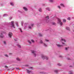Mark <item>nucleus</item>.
<instances>
[{"mask_svg": "<svg viewBox=\"0 0 74 74\" xmlns=\"http://www.w3.org/2000/svg\"><path fill=\"white\" fill-rule=\"evenodd\" d=\"M61 41L62 42V44L64 45H66V44L64 43L66 42V40H64V39L61 38Z\"/></svg>", "mask_w": 74, "mask_h": 74, "instance_id": "f257e3e1", "label": "nucleus"}, {"mask_svg": "<svg viewBox=\"0 0 74 74\" xmlns=\"http://www.w3.org/2000/svg\"><path fill=\"white\" fill-rule=\"evenodd\" d=\"M11 25L12 26V27H14V28H15V25H14V21H11Z\"/></svg>", "mask_w": 74, "mask_h": 74, "instance_id": "f03ea898", "label": "nucleus"}, {"mask_svg": "<svg viewBox=\"0 0 74 74\" xmlns=\"http://www.w3.org/2000/svg\"><path fill=\"white\" fill-rule=\"evenodd\" d=\"M42 58L43 59H45L46 60H48V58L47 57H45L44 56H42Z\"/></svg>", "mask_w": 74, "mask_h": 74, "instance_id": "7ed1b4c3", "label": "nucleus"}, {"mask_svg": "<svg viewBox=\"0 0 74 74\" xmlns=\"http://www.w3.org/2000/svg\"><path fill=\"white\" fill-rule=\"evenodd\" d=\"M12 33L11 32H9L8 34V36L10 38H11L12 37Z\"/></svg>", "mask_w": 74, "mask_h": 74, "instance_id": "20e7f679", "label": "nucleus"}, {"mask_svg": "<svg viewBox=\"0 0 74 74\" xmlns=\"http://www.w3.org/2000/svg\"><path fill=\"white\" fill-rule=\"evenodd\" d=\"M3 33H4V32H1L0 35V37L1 38H3L4 37V36L3 35Z\"/></svg>", "mask_w": 74, "mask_h": 74, "instance_id": "39448f33", "label": "nucleus"}, {"mask_svg": "<svg viewBox=\"0 0 74 74\" xmlns=\"http://www.w3.org/2000/svg\"><path fill=\"white\" fill-rule=\"evenodd\" d=\"M58 21H59V23L60 24V25L61 26H62V25L63 23H62V22H61V20H60V19H58Z\"/></svg>", "mask_w": 74, "mask_h": 74, "instance_id": "423d86ee", "label": "nucleus"}, {"mask_svg": "<svg viewBox=\"0 0 74 74\" xmlns=\"http://www.w3.org/2000/svg\"><path fill=\"white\" fill-rule=\"evenodd\" d=\"M32 53H33L34 55V56H36V52L35 51H32Z\"/></svg>", "mask_w": 74, "mask_h": 74, "instance_id": "0eeeda50", "label": "nucleus"}, {"mask_svg": "<svg viewBox=\"0 0 74 74\" xmlns=\"http://www.w3.org/2000/svg\"><path fill=\"white\" fill-rule=\"evenodd\" d=\"M66 30H70V28H69V27H66Z\"/></svg>", "mask_w": 74, "mask_h": 74, "instance_id": "6e6552de", "label": "nucleus"}, {"mask_svg": "<svg viewBox=\"0 0 74 74\" xmlns=\"http://www.w3.org/2000/svg\"><path fill=\"white\" fill-rule=\"evenodd\" d=\"M57 45L58 47H63V45Z\"/></svg>", "mask_w": 74, "mask_h": 74, "instance_id": "1a4fd4ad", "label": "nucleus"}, {"mask_svg": "<svg viewBox=\"0 0 74 74\" xmlns=\"http://www.w3.org/2000/svg\"><path fill=\"white\" fill-rule=\"evenodd\" d=\"M69 74H73V72L72 71H70L69 73Z\"/></svg>", "mask_w": 74, "mask_h": 74, "instance_id": "9d476101", "label": "nucleus"}, {"mask_svg": "<svg viewBox=\"0 0 74 74\" xmlns=\"http://www.w3.org/2000/svg\"><path fill=\"white\" fill-rule=\"evenodd\" d=\"M23 9L24 10H25V11H27V8H26L25 7H24L23 8Z\"/></svg>", "mask_w": 74, "mask_h": 74, "instance_id": "9b49d317", "label": "nucleus"}, {"mask_svg": "<svg viewBox=\"0 0 74 74\" xmlns=\"http://www.w3.org/2000/svg\"><path fill=\"white\" fill-rule=\"evenodd\" d=\"M63 22L64 23V22H66V20L65 19H63Z\"/></svg>", "mask_w": 74, "mask_h": 74, "instance_id": "f8f14e48", "label": "nucleus"}, {"mask_svg": "<svg viewBox=\"0 0 74 74\" xmlns=\"http://www.w3.org/2000/svg\"><path fill=\"white\" fill-rule=\"evenodd\" d=\"M46 19H49V16H48L46 17Z\"/></svg>", "mask_w": 74, "mask_h": 74, "instance_id": "ddd939ff", "label": "nucleus"}, {"mask_svg": "<svg viewBox=\"0 0 74 74\" xmlns=\"http://www.w3.org/2000/svg\"><path fill=\"white\" fill-rule=\"evenodd\" d=\"M27 73H31V71H29V70H27Z\"/></svg>", "mask_w": 74, "mask_h": 74, "instance_id": "4468645a", "label": "nucleus"}, {"mask_svg": "<svg viewBox=\"0 0 74 74\" xmlns=\"http://www.w3.org/2000/svg\"><path fill=\"white\" fill-rule=\"evenodd\" d=\"M16 60H18V61H20V60H21V59H19L18 58H16Z\"/></svg>", "mask_w": 74, "mask_h": 74, "instance_id": "2eb2a0df", "label": "nucleus"}, {"mask_svg": "<svg viewBox=\"0 0 74 74\" xmlns=\"http://www.w3.org/2000/svg\"><path fill=\"white\" fill-rule=\"evenodd\" d=\"M60 5H61V6H62V7H64V5L63 4H60Z\"/></svg>", "mask_w": 74, "mask_h": 74, "instance_id": "dca6fc26", "label": "nucleus"}, {"mask_svg": "<svg viewBox=\"0 0 74 74\" xmlns=\"http://www.w3.org/2000/svg\"><path fill=\"white\" fill-rule=\"evenodd\" d=\"M39 11L40 12H41L42 11V10H41V8H40L39 9Z\"/></svg>", "mask_w": 74, "mask_h": 74, "instance_id": "f3484780", "label": "nucleus"}, {"mask_svg": "<svg viewBox=\"0 0 74 74\" xmlns=\"http://www.w3.org/2000/svg\"><path fill=\"white\" fill-rule=\"evenodd\" d=\"M28 42L29 44H32V42H30V41L29 40H28Z\"/></svg>", "mask_w": 74, "mask_h": 74, "instance_id": "a211bd4d", "label": "nucleus"}, {"mask_svg": "<svg viewBox=\"0 0 74 74\" xmlns=\"http://www.w3.org/2000/svg\"><path fill=\"white\" fill-rule=\"evenodd\" d=\"M39 35L40 37H42V34H39Z\"/></svg>", "mask_w": 74, "mask_h": 74, "instance_id": "6ab92c4d", "label": "nucleus"}, {"mask_svg": "<svg viewBox=\"0 0 74 74\" xmlns=\"http://www.w3.org/2000/svg\"><path fill=\"white\" fill-rule=\"evenodd\" d=\"M16 24L17 27H18V23H16Z\"/></svg>", "mask_w": 74, "mask_h": 74, "instance_id": "aec40b11", "label": "nucleus"}, {"mask_svg": "<svg viewBox=\"0 0 74 74\" xmlns=\"http://www.w3.org/2000/svg\"><path fill=\"white\" fill-rule=\"evenodd\" d=\"M58 66H62V64L59 63L58 64Z\"/></svg>", "mask_w": 74, "mask_h": 74, "instance_id": "412c9836", "label": "nucleus"}, {"mask_svg": "<svg viewBox=\"0 0 74 74\" xmlns=\"http://www.w3.org/2000/svg\"><path fill=\"white\" fill-rule=\"evenodd\" d=\"M10 4L11 5H12V6H13L14 5V4L12 3H10Z\"/></svg>", "mask_w": 74, "mask_h": 74, "instance_id": "4be33fe9", "label": "nucleus"}, {"mask_svg": "<svg viewBox=\"0 0 74 74\" xmlns=\"http://www.w3.org/2000/svg\"><path fill=\"white\" fill-rule=\"evenodd\" d=\"M67 20H69V21H70V17H69L68 18H67Z\"/></svg>", "mask_w": 74, "mask_h": 74, "instance_id": "5701e85b", "label": "nucleus"}, {"mask_svg": "<svg viewBox=\"0 0 74 74\" xmlns=\"http://www.w3.org/2000/svg\"><path fill=\"white\" fill-rule=\"evenodd\" d=\"M31 41L32 42H34V41L33 40H31Z\"/></svg>", "mask_w": 74, "mask_h": 74, "instance_id": "b1692460", "label": "nucleus"}, {"mask_svg": "<svg viewBox=\"0 0 74 74\" xmlns=\"http://www.w3.org/2000/svg\"><path fill=\"white\" fill-rule=\"evenodd\" d=\"M19 29L20 30L21 32H22V29H21V28H19Z\"/></svg>", "mask_w": 74, "mask_h": 74, "instance_id": "393cba45", "label": "nucleus"}, {"mask_svg": "<svg viewBox=\"0 0 74 74\" xmlns=\"http://www.w3.org/2000/svg\"><path fill=\"white\" fill-rule=\"evenodd\" d=\"M50 2H53V0H49Z\"/></svg>", "mask_w": 74, "mask_h": 74, "instance_id": "a878e982", "label": "nucleus"}, {"mask_svg": "<svg viewBox=\"0 0 74 74\" xmlns=\"http://www.w3.org/2000/svg\"><path fill=\"white\" fill-rule=\"evenodd\" d=\"M3 43L4 44H6V42L5 41H3Z\"/></svg>", "mask_w": 74, "mask_h": 74, "instance_id": "bb28decb", "label": "nucleus"}, {"mask_svg": "<svg viewBox=\"0 0 74 74\" xmlns=\"http://www.w3.org/2000/svg\"><path fill=\"white\" fill-rule=\"evenodd\" d=\"M7 15V14H5L3 15V16H6Z\"/></svg>", "mask_w": 74, "mask_h": 74, "instance_id": "cd10ccee", "label": "nucleus"}, {"mask_svg": "<svg viewBox=\"0 0 74 74\" xmlns=\"http://www.w3.org/2000/svg\"><path fill=\"white\" fill-rule=\"evenodd\" d=\"M17 47H18L19 48H21V46H20L19 45H17Z\"/></svg>", "mask_w": 74, "mask_h": 74, "instance_id": "c85d7f7f", "label": "nucleus"}, {"mask_svg": "<svg viewBox=\"0 0 74 74\" xmlns=\"http://www.w3.org/2000/svg\"><path fill=\"white\" fill-rule=\"evenodd\" d=\"M44 46L45 47H47V45L45 44H44Z\"/></svg>", "mask_w": 74, "mask_h": 74, "instance_id": "c756f323", "label": "nucleus"}, {"mask_svg": "<svg viewBox=\"0 0 74 74\" xmlns=\"http://www.w3.org/2000/svg\"><path fill=\"white\" fill-rule=\"evenodd\" d=\"M55 73H58V71H57L56 70L55 71Z\"/></svg>", "mask_w": 74, "mask_h": 74, "instance_id": "7c9ffc66", "label": "nucleus"}, {"mask_svg": "<svg viewBox=\"0 0 74 74\" xmlns=\"http://www.w3.org/2000/svg\"><path fill=\"white\" fill-rule=\"evenodd\" d=\"M5 56H6V57H8V55L5 54Z\"/></svg>", "mask_w": 74, "mask_h": 74, "instance_id": "2f4dec72", "label": "nucleus"}, {"mask_svg": "<svg viewBox=\"0 0 74 74\" xmlns=\"http://www.w3.org/2000/svg\"><path fill=\"white\" fill-rule=\"evenodd\" d=\"M16 70H19V68H16Z\"/></svg>", "mask_w": 74, "mask_h": 74, "instance_id": "473e14b6", "label": "nucleus"}, {"mask_svg": "<svg viewBox=\"0 0 74 74\" xmlns=\"http://www.w3.org/2000/svg\"><path fill=\"white\" fill-rule=\"evenodd\" d=\"M29 29H31V27H30V26H29L28 27Z\"/></svg>", "mask_w": 74, "mask_h": 74, "instance_id": "72a5a7b5", "label": "nucleus"}, {"mask_svg": "<svg viewBox=\"0 0 74 74\" xmlns=\"http://www.w3.org/2000/svg\"><path fill=\"white\" fill-rule=\"evenodd\" d=\"M58 8L60 9V6H58Z\"/></svg>", "mask_w": 74, "mask_h": 74, "instance_id": "f704fd0d", "label": "nucleus"}, {"mask_svg": "<svg viewBox=\"0 0 74 74\" xmlns=\"http://www.w3.org/2000/svg\"><path fill=\"white\" fill-rule=\"evenodd\" d=\"M53 25H55V23H53Z\"/></svg>", "mask_w": 74, "mask_h": 74, "instance_id": "c9c22d12", "label": "nucleus"}, {"mask_svg": "<svg viewBox=\"0 0 74 74\" xmlns=\"http://www.w3.org/2000/svg\"><path fill=\"white\" fill-rule=\"evenodd\" d=\"M67 60H70V59L69 58H67Z\"/></svg>", "mask_w": 74, "mask_h": 74, "instance_id": "e433bc0d", "label": "nucleus"}, {"mask_svg": "<svg viewBox=\"0 0 74 74\" xmlns=\"http://www.w3.org/2000/svg\"><path fill=\"white\" fill-rule=\"evenodd\" d=\"M67 48H68L67 47H66L65 48V50H67Z\"/></svg>", "mask_w": 74, "mask_h": 74, "instance_id": "4c0bfd02", "label": "nucleus"}, {"mask_svg": "<svg viewBox=\"0 0 74 74\" xmlns=\"http://www.w3.org/2000/svg\"><path fill=\"white\" fill-rule=\"evenodd\" d=\"M5 68H8V66H5Z\"/></svg>", "mask_w": 74, "mask_h": 74, "instance_id": "58836bf2", "label": "nucleus"}, {"mask_svg": "<svg viewBox=\"0 0 74 74\" xmlns=\"http://www.w3.org/2000/svg\"><path fill=\"white\" fill-rule=\"evenodd\" d=\"M45 40L46 41H49V40H47V39H45Z\"/></svg>", "mask_w": 74, "mask_h": 74, "instance_id": "ea45409f", "label": "nucleus"}, {"mask_svg": "<svg viewBox=\"0 0 74 74\" xmlns=\"http://www.w3.org/2000/svg\"><path fill=\"white\" fill-rule=\"evenodd\" d=\"M9 54V55H12V53H10Z\"/></svg>", "mask_w": 74, "mask_h": 74, "instance_id": "a19ab883", "label": "nucleus"}, {"mask_svg": "<svg viewBox=\"0 0 74 74\" xmlns=\"http://www.w3.org/2000/svg\"><path fill=\"white\" fill-rule=\"evenodd\" d=\"M40 42V43H42V41H41Z\"/></svg>", "mask_w": 74, "mask_h": 74, "instance_id": "79ce46f5", "label": "nucleus"}, {"mask_svg": "<svg viewBox=\"0 0 74 74\" xmlns=\"http://www.w3.org/2000/svg\"><path fill=\"white\" fill-rule=\"evenodd\" d=\"M33 25H34V24H31V26H33Z\"/></svg>", "mask_w": 74, "mask_h": 74, "instance_id": "37998d69", "label": "nucleus"}, {"mask_svg": "<svg viewBox=\"0 0 74 74\" xmlns=\"http://www.w3.org/2000/svg\"><path fill=\"white\" fill-rule=\"evenodd\" d=\"M48 11H50V10H49V9L48 8Z\"/></svg>", "mask_w": 74, "mask_h": 74, "instance_id": "c03bdc74", "label": "nucleus"}, {"mask_svg": "<svg viewBox=\"0 0 74 74\" xmlns=\"http://www.w3.org/2000/svg\"><path fill=\"white\" fill-rule=\"evenodd\" d=\"M60 58H62V56H60Z\"/></svg>", "mask_w": 74, "mask_h": 74, "instance_id": "a18cd8bd", "label": "nucleus"}, {"mask_svg": "<svg viewBox=\"0 0 74 74\" xmlns=\"http://www.w3.org/2000/svg\"><path fill=\"white\" fill-rule=\"evenodd\" d=\"M30 68H31V69H32V68H32V67H30Z\"/></svg>", "mask_w": 74, "mask_h": 74, "instance_id": "49530a36", "label": "nucleus"}, {"mask_svg": "<svg viewBox=\"0 0 74 74\" xmlns=\"http://www.w3.org/2000/svg\"><path fill=\"white\" fill-rule=\"evenodd\" d=\"M8 70H10V69H8Z\"/></svg>", "mask_w": 74, "mask_h": 74, "instance_id": "de8ad7c7", "label": "nucleus"}, {"mask_svg": "<svg viewBox=\"0 0 74 74\" xmlns=\"http://www.w3.org/2000/svg\"><path fill=\"white\" fill-rule=\"evenodd\" d=\"M12 70H14V69H13Z\"/></svg>", "mask_w": 74, "mask_h": 74, "instance_id": "09e8293b", "label": "nucleus"}]
</instances>
